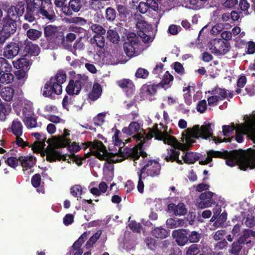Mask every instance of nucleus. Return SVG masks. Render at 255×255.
Wrapping results in <instances>:
<instances>
[{"label":"nucleus","instance_id":"6ab92c4d","mask_svg":"<svg viewBox=\"0 0 255 255\" xmlns=\"http://www.w3.org/2000/svg\"><path fill=\"white\" fill-rule=\"evenodd\" d=\"M80 0H70L67 4L63 7V12L67 15H71L73 12H78L81 7Z\"/></svg>","mask_w":255,"mask_h":255},{"label":"nucleus","instance_id":"c9c22d12","mask_svg":"<svg viewBox=\"0 0 255 255\" xmlns=\"http://www.w3.org/2000/svg\"><path fill=\"white\" fill-rule=\"evenodd\" d=\"M151 234L156 238L163 239L167 238L169 236V233L166 229L160 227L152 230Z\"/></svg>","mask_w":255,"mask_h":255},{"label":"nucleus","instance_id":"a18cd8bd","mask_svg":"<svg viewBox=\"0 0 255 255\" xmlns=\"http://www.w3.org/2000/svg\"><path fill=\"white\" fill-rule=\"evenodd\" d=\"M243 244L237 240L232 244L231 249L229 251L230 255H239L243 249Z\"/></svg>","mask_w":255,"mask_h":255},{"label":"nucleus","instance_id":"680f3d73","mask_svg":"<svg viewBox=\"0 0 255 255\" xmlns=\"http://www.w3.org/2000/svg\"><path fill=\"white\" fill-rule=\"evenodd\" d=\"M211 94H218L220 97V100H223L227 97V90L225 89L218 88L215 90H213L211 92Z\"/></svg>","mask_w":255,"mask_h":255},{"label":"nucleus","instance_id":"58836bf2","mask_svg":"<svg viewBox=\"0 0 255 255\" xmlns=\"http://www.w3.org/2000/svg\"><path fill=\"white\" fill-rule=\"evenodd\" d=\"M58 31L57 27L51 25L44 28V34L46 39L49 41Z\"/></svg>","mask_w":255,"mask_h":255},{"label":"nucleus","instance_id":"13d9d810","mask_svg":"<svg viewBox=\"0 0 255 255\" xmlns=\"http://www.w3.org/2000/svg\"><path fill=\"white\" fill-rule=\"evenodd\" d=\"M70 193L75 197H80L82 193V188L80 185H75L70 189Z\"/></svg>","mask_w":255,"mask_h":255},{"label":"nucleus","instance_id":"4d7b16f0","mask_svg":"<svg viewBox=\"0 0 255 255\" xmlns=\"http://www.w3.org/2000/svg\"><path fill=\"white\" fill-rule=\"evenodd\" d=\"M117 9L119 12V16L121 18H125L128 14V12L126 6L118 4L117 6Z\"/></svg>","mask_w":255,"mask_h":255},{"label":"nucleus","instance_id":"bf43d9fd","mask_svg":"<svg viewBox=\"0 0 255 255\" xmlns=\"http://www.w3.org/2000/svg\"><path fill=\"white\" fill-rule=\"evenodd\" d=\"M35 13H36L35 10L30 9V8L28 7V9H26V12L24 15V18L29 22H33L35 20L34 17Z\"/></svg>","mask_w":255,"mask_h":255},{"label":"nucleus","instance_id":"7ed1b4c3","mask_svg":"<svg viewBox=\"0 0 255 255\" xmlns=\"http://www.w3.org/2000/svg\"><path fill=\"white\" fill-rule=\"evenodd\" d=\"M67 75L63 71H59L54 77H51L45 84L43 95L45 97L52 98L53 93L60 95L62 92V84L66 80Z\"/></svg>","mask_w":255,"mask_h":255},{"label":"nucleus","instance_id":"a211bd4d","mask_svg":"<svg viewBox=\"0 0 255 255\" xmlns=\"http://www.w3.org/2000/svg\"><path fill=\"white\" fill-rule=\"evenodd\" d=\"M46 160L50 162H55L56 160H66L67 154H62L60 151L52 147L48 148L46 151Z\"/></svg>","mask_w":255,"mask_h":255},{"label":"nucleus","instance_id":"6e6552de","mask_svg":"<svg viewBox=\"0 0 255 255\" xmlns=\"http://www.w3.org/2000/svg\"><path fill=\"white\" fill-rule=\"evenodd\" d=\"M25 10V3L23 1L18 2L16 6L11 5L7 10L6 18L16 20L22 16Z\"/></svg>","mask_w":255,"mask_h":255},{"label":"nucleus","instance_id":"f704fd0d","mask_svg":"<svg viewBox=\"0 0 255 255\" xmlns=\"http://www.w3.org/2000/svg\"><path fill=\"white\" fill-rule=\"evenodd\" d=\"M22 125L18 119L13 121L11 130L12 133L16 136H21L22 134Z\"/></svg>","mask_w":255,"mask_h":255},{"label":"nucleus","instance_id":"49530a36","mask_svg":"<svg viewBox=\"0 0 255 255\" xmlns=\"http://www.w3.org/2000/svg\"><path fill=\"white\" fill-rule=\"evenodd\" d=\"M200 245L193 244L186 248L185 255H197L200 253Z\"/></svg>","mask_w":255,"mask_h":255},{"label":"nucleus","instance_id":"412c9836","mask_svg":"<svg viewBox=\"0 0 255 255\" xmlns=\"http://www.w3.org/2000/svg\"><path fill=\"white\" fill-rule=\"evenodd\" d=\"M23 115L24 117L23 122L27 128H36L37 125L36 119L32 116L33 113L30 111H27L26 108L23 110Z\"/></svg>","mask_w":255,"mask_h":255},{"label":"nucleus","instance_id":"052dcab7","mask_svg":"<svg viewBox=\"0 0 255 255\" xmlns=\"http://www.w3.org/2000/svg\"><path fill=\"white\" fill-rule=\"evenodd\" d=\"M91 28L96 34L104 35L106 33L105 29L102 26L99 24H93L91 25Z\"/></svg>","mask_w":255,"mask_h":255},{"label":"nucleus","instance_id":"f8f14e48","mask_svg":"<svg viewBox=\"0 0 255 255\" xmlns=\"http://www.w3.org/2000/svg\"><path fill=\"white\" fill-rule=\"evenodd\" d=\"M0 25H1L2 29L1 31L2 33H5L11 36L16 30L15 20L5 18L0 22Z\"/></svg>","mask_w":255,"mask_h":255},{"label":"nucleus","instance_id":"4be33fe9","mask_svg":"<svg viewBox=\"0 0 255 255\" xmlns=\"http://www.w3.org/2000/svg\"><path fill=\"white\" fill-rule=\"evenodd\" d=\"M158 88L157 84H144L140 89V94L146 99L152 100L151 97L156 94Z\"/></svg>","mask_w":255,"mask_h":255},{"label":"nucleus","instance_id":"a19ab883","mask_svg":"<svg viewBox=\"0 0 255 255\" xmlns=\"http://www.w3.org/2000/svg\"><path fill=\"white\" fill-rule=\"evenodd\" d=\"M182 158L185 163L193 164L199 159V157L193 152H187Z\"/></svg>","mask_w":255,"mask_h":255},{"label":"nucleus","instance_id":"69168bd1","mask_svg":"<svg viewBox=\"0 0 255 255\" xmlns=\"http://www.w3.org/2000/svg\"><path fill=\"white\" fill-rule=\"evenodd\" d=\"M18 159L15 157H9L5 160V162L10 167L15 168L18 165Z\"/></svg>","mask_w":255,"mask_h":255},{"label":"nucleus","instance_id":"b1692460","mask_svg":"<svg viewBox=\"0 0 255 255\" xmlns=\"http://www.w3.org/2000/svg\"><path fill=\"white\" fill-rule=\"evenodd\" d=\"M36 14H40L43 17L49 20H52L55 17V14L53 10V6H42L38 11H36Z\"/></svg>","mask_w":255,"mask_h":255},{"label":"nucleus","instance_id":"f03ea898","mask_svg":"<svg viewBox=\"0 0 255 255\" xmlns=\"http://www.w3.org/2000/svg\"><path fill=\"white\" fill-rule=\"evenodd\" d=\"M186 142L189 144L194 143L196 142L195 139L201 137L203 139H207L212 137L215 143H221L222 142H231L232 138H224L222 139L219 137L213 136V129L212 124L208 123L200 127L199 125H195L192 128H187L183 134Z\"/></svg>","mask_w":255,"mask_h":255},{"label":"nucleus","instance_id":"0e129e2a","mask_svg":"<svg viewBox=\"0 0 255 255\" xmlns=\"http://www.w3.org/2000/svg\"><path fill=\"white\" fill-rule=\"evenodd\" d=\"M121 133L120 131L118 129H115V132L113 136V140L114 142V144L116 146H121L122 144H124V143L123 142L122 140L120 139L119 138V134Z\"/></svg>","mask_w":255,"mask_h":255},{"label":"nucleus","instance_id":"9d476101","mask_svg":"<svg viewBox=\"0 0 255 255\" xmlns=\"http://www.w3.org/2000/svg\"><path fill=\"white\" fill-rule=\"evenodd\" d=\"M180 154V151L177 150L176 148L169 147L166 150V153L162 154L161 157L167 162H176L178 164L182 165L183 163L179 158Z\"/></svg>","mask_w":255,"mask_h":255},{"label":"nucleus","instance_id":"20e7f679","mask_svg":"<svg viewBox=\"0 0 255 255\" xmlns=\"http://www.w3.org/2000/svg\"><path fill=\"white\" fill-rule=\"evenodd\" d=\"M143 166L138 171L141 174H145L147 176L156 177L159 176L161 165L158 161L155 159H144L143 160Z\"/></svg>","mask_w":255,"mask_h":255},{"label":"nucleus","instance_id":"338daca9","mask_svg":"<svg viewBox=\"0 0 255 255\" xmlns=\"http://www.w3.org/2000/svg\"><path fill=\"white\" fill-rule=\"evenodd\" d=\"M207 109V103L205 100L199 101L196 107V110L200 113H203Z\"/></svg>","mask_w":255,"mask_h":255},{"label":"nucleus","instance_id":"8fccbe9b","mask_svg":"<svg viewBox=\"0 0 255 255\" xmlns=\"http://www.w3.org/2000/svg\"><path fill=\"white\" fill-rule=\"evenodd\" d=\"M163 141L164 143L171 145V147L174 148L175 145L178 142V140L174 136L168 135L167 133H165Z\"/></svg>","mask_w":255,"mask_h":255},{"label":"nucleus","instance_id":"ea45409f","mask_svg":"<svg viewBox=\"0 0 255 255\" xmlns=\"http://www.w3.org/2000/svg\"><path fill=\"white\" fill-rule=\"evenodd\" d=\"M90 233L85 232L76 241L72 246V250H83L81 246L85 241L87 239Z\"/></svg>","mask_w":255,"mask_h":255},{"label":"nucleus","instance_id":"7c9ffc66","mask_svg":"<svg viewBox=\"0 0 255 255\" xmlns=\"http://www.w3.org/2000/svg\"><path fill=\"white\" fill-rule=\"evenodd\" d=\"M166 223L167 226L171 229L179 227H186L187 225L186 220L179 219L177 218L168 219Z\"/></svg>","mask_w":255,"mask_h":255},{"label":"nucleus","instance_id":"f257e3e1","mask_svg":"<svg viewBox=\"0 0 255 255\" xmlns=\"http://www.w3.org/2000/svg\"><path fill=\"white\" fill-rule=\"evenodd\" d=\"M251 139L255 143V129H253L250 134ZM250 153H247L244 151L233 150L232 151H224L210 150L207 152V157L205 160L199 161L201 165H207L212 161L213 157L225 159L227 165L233 167L236 165L239 168L246 171L248 168L251 169L255 168V149H250Z\"/></svg>","mask_w":255,"mask_h":255},{"label":"nucleus","instance_id":"e433bc0d","mask_svg":"<svg viewBox=\"0 0 255 255\" xmlns=\"http://www.w3.org/2000/svg\"><path fill=\"white\" fill-rule=\"evenodd\" d=\"M57 45H62L65 47V36L62 32L57 31L52 38L49 41Z\"/></svg>","mask_w":255,"mask_h":255},{"label":"nucleus","instance_id":"6e6d98bb","mask_svg":"<svg viewBox=\"0 0 255 255\" xmlns=\"http://www.w3.org/2000/svg\"><path fill=\"white\" fill-rule=\"evenodd\" d=\"M244 224L248 228H251L255 226V216L248 214L244 218Z\"/></svg>","mask_w":255,"mask_h":255},{"label":"nucleus","instance_id":"423d86ee","mask_svg":"<svg viewBox=\"0 0 255 255\" xmlns=\"http://www.w3.org/2000/svg\"><path fill=\"white\" fill-rule=\"evenodd\" d=\"M88 77L84 75H78L76 80H70L66 88L67 94L69 95H78L82 86L88 82Z\"/></svg>","mask_w":255,"mask_h":255},{"label":"nucleus","instance_id":"79ce46f5","mask_svg":"<svg viewBox=\"0 0 255 255\" xmlns=\"http://www.w3.org/2000/svg\"><path fill=\"white\" fill-rule=\"evenodd\" d=\"M91 42L92 44H95L100 49L103 48L105 45V39L103 35L95 34L91 39Z\"/></svg>","mask_w":255,"mask_h":255},{"label":"nucleus","instance_id":"ddd939ff","mask_svg":"<svg viewBox=\"0 0 255 255\" xmlns=\"http://www.w3.org/2000/svg\"><path fill=\"white\" fill-rule=\"evenodd\" d=\"M21 51V45L19 43L11 42L4 48L3 56L7 59H12Z\"/></svg>","mask_w":255,"mask_h":255},{"label":"nucleus","instance_id":"9b49d317","mask_svg":"<svg viewBox=\"0 0 255 255\" xmlns=\"http://www.w3.org/2000/svg\"><path fill=\"white\" fill-rule=\"evenodd\" d=\"M214 194V193L211 191L202 193L199 196L200 201L198 202V207L204 209L211 207L213 204L215 203L213 199Z\"/></svg>","mask_w":255,"mask_h":255},{"label":"nucleus","instance_id":"4468645a","mask_svg":"<svg viewBox=\"0 0 255 255\" xmlns=\"http://www.w3.org/2000/svg\"><path fill=\"white\" fill-rule=\"evenodd\" d=\"M70 135L69 130L65 128L63 136H54L53 137V145L55 148L66 147L71 142V139L67 138Z\"/></svg>","mask_w":255,"mask_h":255},{"label":"nucleus","instance_id":"f3484780","mask_svg":"<svg viewBox=\"0 0 255 255\" xmlns=\"http://www.w3.org/2000/svg\"><path fill=\"white\" fill-rule=\"evenodd\" d=\"M118 85L126 93L127 96H130L134 94L135 88L132 81L128 79H123L117 82Z\"/></svg>","mask_w":255,"mask_h":255},{"label":"nucleus","instance_id":"2f4dec72","mask_svg":"<svg viewBox=\"0 0 255 255\" xmlns=\"http://www.w3.org/2000/svg\"><path fill=\"white\" fill-rule=\"evenodd\" d=\"M102 91V89L101 85L98 83L94 84L92 91L89 94L88 97L93 101H96L101 96Z\"/></svg>","mask_w":255,"mask_h":255},{"label":"nucleus","instance_id":"09e8293b","mask_svg":"<svg viewBox=\"0 0 255 255\" xmlns=\"http://www.w3.org/2000/svg\"><path fill=\"white\" fill-rule=\"evenodd\" d=\"M107 38L113 43H118L120 41V36L117 32L113 29H110L107 32Z\"/></svg>","mask_w":255,"mask_h":255},{"label":"nucleus","instance_id":"774afa93","mask_svg":"<svg viewBox=\"0 0 255 255\" xmlns=\"http://www.w3.org/2000/svg\"><path fill=\"white\" fill-rule=\"evenodd\" d=\"M67 146V149L72 154L77 152L81 149V147L75 142H73L71 145L68 144Z\"/></svg>","mask_w":255,"mask_h":255},{"label":"nucleus","instance_id":"4c0bfd02","mask_svg":"<svg viewBox=\"0 0 255 255\" xmlns=\"http://www.w3.org/2000/svg\"><path fill=\"white\" fill-rule=\"evenodd\" d=\"M18 160L23 168H30L33 166V158L31 156H20Z\"/></svg>","mask_w":255,"mask_h":255},{"label":"nucleus","instance_id":"c85d7f7f","mask_svg":"<svg viewBox=\"0 0 255 255\" xmlns=\"http://www.w3.org/2000/svg\"><path fill=\"white\" fill-rule=\"evenodd\" d=\"M11 111L10 104L0 103V122H4Z\"/></svg>","mask_w":255,"mask_h":255},{"label":"nucleus","instance_id":"c03bdc74","mask_svg":"<svg viewBox=\"0 0 255 255\" xmlns=\"http://www.w3.org/2000/svg\"><path fill=\"white\" fill-rule=\"evenodd\" d=\"M41 31L34 28L29 29L26 31L27 37L31 40L35 41L38 39L42 36Z\"/></svg>","mask_w":255,"mask_h":255},{"label":"nucleus","instance_id":"c756f323","mask_svg":"<svg viewBox=\"0 0 255 255\" xmlns=\"http://www.w3.org/2000/svg\"><path fill=\"white\" fill-rule=\"evenodd\" d=\"M11 67L9 65L5 69L4 72L0 76V82L2 84H8L13 81L14 77L12 74L10 73Z\"/></svg>","mask_w":255,"mask_h":255},{"label":"nucleus","instance_id":"bb28decb","mask_svg":"<svg viewBox=\"0 0 255 255\" xmlns=\"http://www.w3.org/2000/svg\"><path fill=\"white\" fill-rule=\"evenodd\" d=\"M154 131V129H150V131L146 134L145 136L142 134L141 133L140 134L134 135L133 137L136 139V141H139L137 146H139L140 148L142 147L146 140H150L154 136V134H153Z\"/></svg>","mask_w":255,"mask_h":255},{"label":"nucleus","instance_id":"3c124183","mask_svg":"<svg viewBox=\"0 0 255 255\" xmlns=\"http://www.w3.org/2000/svg\"><path fill=\"white\" fill-rule=\"evenodd\" d=\"M124 49L125 53L128 57H131L135 54V48L134 47V45L130 44V43H124Z\"/></svg>","mask_w":255,"mask_h":255},{"label":"nucleus","instance_id":"393cba45","mask_svg":"<svg viewBox=\"0 0 255 255\" xmlns=\"http://www.w3.org/2000/svg\"><path fill=\"white\" fill-rule=\"evenodd\" d=\"M140 128V126L138 122H132L129 124L128 127H124L123 128L122 132L128 135H131L133 134L137 135L141 133V132H138Z\"/></svg>","mask_w":255,"mask_h":255},{"label":"nucleus","instance_id":"603ef678","mask_svg":"<svg viewBox=\"0 0 255 255\" xmlns=\"http://www.w3.org/2000/svg\"><path fill=\"white\" fill-rule=\"evenodd\" d=\"M149 75V72L146 69L143 68H138L135 73V76L137 78L145 79L147 78Z\"/></svg>","mask_w":255,"mask_h":255},{"label":"nucleus","instance_id":"5fc2aeb1","mask_svg":"<svg viewBox=\"0 0 255 255\" xmlns=\"http://www.w3.org/2000/svg\"><path fill=\"white\" fill-rule=\"evenodd\" d=\"M116 17V11L112 7H108L106 10V17L107 20L114 21Z\"/></svg>","mask_w":255,"mask_h":255},{"label":"nucleus","instance_id":"0eeeda50","mask_svg":"<svg viewBox=\"0 0 255 255\" xmlns=\"http://www.w3.org/2000/svg\"><path fill=\"white\" fill-rule=\"evenodd\" d=\"M21 51L24 56H35L38 55L40 48L36 44L32 43L28 40H25L23 43H20Z\"/></svg>","mask_w":255,"mask_h":255},{"label":"nucleus","instance_id":"cd10ccee","mask_svg":"<svg viewBox=\"0 0 255 255\" xmlns=\"http://www.w3.org/2000/svg\"><path fill=\"white\" fill-rule=\"evenodd\" d=\"M14 93V89L11 87H5L2 88L0 91V96L2 99L6 102L12 100Z\"/></svg>","mask_w":255,"mask_h":255},{"label":"nucleus","instance_id":"e2e57ef3","mask_svg":"<svg viewBox=\"0 0 255 255\" xmlns=\"http://www.w3.org/2000/svg\"><path fill=\"white\" fill-rule=\"evenodd\" d=\"M41 180L40 175L38 173L35 174L31 178V184L35 188L39 187L41 183Z\"/></svg>","mask_w":255,"mask_h":255},{"label":"nucleus","instance_id":"39448f33","mask_svg":"<svg viewBox=\"0 0 255 255\" xmlns=\"http://www.w3.org/2000/svg\"><path fill=\"white\" fill-rule=\"evenodd\" d=\"M84 150L88 147H91L93 151H92L93 155L95 156L100 160H106V157L109 154L106 146L100 140H95L94 142L89 141L84 144Z\"/></svg>","mask_w":255,"mask_h":255},{"label":"nucleus","instance_id":"de8ad7c7","mask_svg":"<svg viewBox=\"0 0 255 255\" xmlns=\"http://www.w3.org/2000/svg\"><path fill=\"white\" fill-rule=\"evenodd\" d=\"M102 233V232L101 230H98L96 233H95L87 242L86 244V248L89 249L91 248L100 238Z\"/></svg>","mask_w":255,"mask_h":255},{"label":"nucleus","instance_id":"72a5a7b5","mask_svg":"<svg viewBox=\"0 0 255 255\" xmlns=\"http://www.w3.org/2000/svg\"><path fill=\"white\" fill-rule=\"evenodd\" d=\"M13 66L19 70H27L30 65V62L28 59L25 58H22L13 62Z\"/></svg>","mask_w":255,"mask_h":255},{"label":"nucleus","instance_id":"1a4fd4ad","mask_svg":"<svg viewBox=\"0 0 255 255\" xmlns=\"http://www.w3.org/2000/svg\"><path fill=\"white\" fill-rule=\"evenodd\" d=\"M255 238V231L250 229H245L237 240L243 245H246L247 247H252L254 244L253 239Z\"/></svg>","mask_w":255,"mask_h":255},{"label":"nucleus","instance_id":"5701e85b","mask_svg":"<svg viewBox=\"0 0 255 255\" xmlns=\"http://www.w3.org/2000/svg\"><path fill=\"white\" fill-rule=\"evenodd\" d=\"M167 210L169 212L172 211L176 216H184L187 213L185 205L182 203H179L177 205L174 203H170L167 206Z\"/></svg>","mask_w":255,"mask_h":255},{"label":"nucleus","instance_id":"aec40b11","mask_svg":"<svg viewBox=\"0 0 255 255\" xmlns=\"http://www.w3.org/2000/svg\"><path fill=\"white\" fill-rule=\"evenodd\" d=\"M121 156L124 158H130L134 161V165L135 166L136 162L135 160L139 158L140 155L138 154V151L136 147L132 148L126 147L120 153Z\"/></svg>","mask_w":255,"mask_h":255},{"label":"nucleus","instance_id":"a878e982","mask_svg":"<svg viewBox=\"0 0 255 255\" xmlns=\"http://www.w3.org/2000/svg\"><path fill=\"white\" fill-rule=\"evenodd\" d=\"M173 79L174 77L173 75L167 71L164 74L162 80L160 83L157 84V86H158V87L166 90L171 87V84H170V82H172Z\"/></svg>","mask_w":255,"mask_h":255},{"label":"nucleus","instance_id":"2eb2a0df","mask_svg":"<svg viewBox=\"0 0 255 255\" xmlns=\"http://www.w3.org/2000/svg\"><path fill=\"white\" fill-rule=\"evenodd\" d=\"M188 230L183 229L173 231L172 236L178 246H184L188 243Z\"/></svg>","mask_w":255,"mask_h":255},{"label":"nucleus","instance_id":"864d4df0","mask_svg":"<svg viewBox=\"0 0 255 255\" xmlns=\"http://www.w3.org/2000/svg\"><path fill=\"white\" fill-rule=\"evenodd\" d=\"M128 42H126V43H130L132 45H135L139 42L138 36L133 32L128 33L127 36Z\"/></svg>","mask_w":255,"mask_h":255},{"label":"nucleus","instance_id":"473e14b6","mask_svg":"<svg viewBox=\"0 0 255 255\" xmlns=\"http://www.w3.org/2000/svg\"><path fill=\"white\" fill-rule=\"evenodd\" d=\"M215 44L218 46L219 55H224L229 52L230 49V43L227 41L225 42L221 39H218Z\"/></svg>","mask_w":255,"mask_h":255},{"label":"nucleus","instance_id":"dca6fc26","mask_svg":"<svg viewBox=\"0 0 255 255\" xmlns=\"http://www.w3.org/2000/svg\"><path fill=\"white\" fill-rule=\"evenodd\" d=\"M137 8L139 11L142 14L147 12H150L152 11L157 12L159 9L158 4L152 0H146V2H140Z\"/></svg>","mask_w":255,"mask_h":255},{"label":"nucleus","instance_id":"37998d69","mask_svg":"<svg viewBox=\"0 0 255 255\" xmlns=\"http://www.w3.org/2000/svg\"><path fill=\"white\" fill-rule=\"evenodd\" d=\"M201 234L198 232L193 231L188 232V240L190 243L196 244L198 243L201 239Z\"/></svg>","mask_w":255,"mask_h":255}]
</instances>
